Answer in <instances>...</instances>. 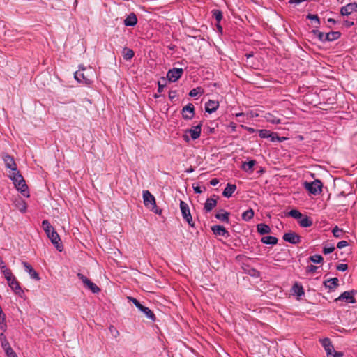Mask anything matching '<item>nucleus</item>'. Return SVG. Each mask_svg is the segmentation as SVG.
Returning a JSON list of instances; mask_svg holds the SVG:
<instances>
[{
    "label": "nucleus",
    "mask_w": 357,
    "mask_h": 357,
    "mask_svg": "<svg viewBox=\"0 0 357 357\" xmlns=\"http://www.w3.org/2000/svg\"><path fill=\"white\" fill-rule=\"evenodd\" d=\"M10 178L13 181V184L18 191H20L24 197H29V192L28 186L25 183L23 176L20 174L18 170L11 172L9 174Z\"/></svg>",
    "instance_id": "nucleus-1"
},
{
    "label": "nucleus",
    "mask_w": 357,
    "mask_h": 357,
    "mask_svg": "<svg viewBox=\"0 0 357 357\" xmlns=\"http://www.w3.org/2000/svg\"><path fill=\"white\" fill-rule=\"evenodd\" d=\"M42 226L43 227L45 232L46 233L48 238L50 239L52 244H54L56 246L57 250L61 251L62 245H61L60 237L57 232L54 229V227L51 225L50 222L47 220H44L42 222Z\"/></svg>",
    "instance_id": "nucleus-2"
},
{
    "label": "nucleus",
    "mask_w": 357,
    "mask_h": 357,
    "mask_svg": "<svg viewBox=\"0 0 357 357\" xmlns=\"http://www.w3.org/2000/svg\"><path fill=\"white\" fill-rule=\"evenodd\" d=\"M303 186L310 194L317 195L321 192L323 185L319 180L317 179L312 182L305 181Z\"/></svg>",
    "instance_id": "nucleus-3"
},
{
    "label": "nucleus",
    "mask_w": 357,
    "mask_h": 357,
    "mask_svg": "<svg viewBox=\"0 0 357 357\" xmlns=\"http://www.w3.org/2000/svg\"><path fill=\"white\" fill-rule=\"evenodd\" d=\"M6 279L8 281L9 287L17 294L20 291V287L15 276L11 273L10 269H4L3 271Z\"/></svg>",
    "instance_id": "nucleus-4"
},
{
    "label": "nucleus",
    "mask_w": 357,
    "mask_h": 357,
    "mask_svg": "<svg viewBox=\"0 0 357 357\" xmlns=\"http://www.w3.org/2000/svg\"><path fill=\"white\" fill-rule=\"evenodd\" d=\"M321 344L325 349L327 357H342L343 354L342 352L336 351L334 350V347L331 344V342L326 338L321 340Z\"/></svg>",
    "instance_id": "nucleus-5"
},
{
    "label": "nucleus",
    "mask_w": 357,
    "mask_h": 357,
    "mask_svg": "<svg viewBox=\"0 0 357 357\" xmlns=\"http://www.w3.org/2000/svg\"><path fill=\"white\" fill-rule=\"evenodd\" d=\"M180 208L182 213V216L183 219L188 223V225L194 227L195 222L192 220V215L190 214V208L187 203L184 201L181 200L180 202Z\"/></svg>",
    "instance_id": "nucleus-6"
},
{
    "label": "nucleus",
    "mask_w": 357,
    "mask_h": 357,
    "mask_svg": "<svg viewBox=\"0 0 357 357\" xmlns=\"http://www.w3.org/2000/svg\"><path fill=\"white\" fill-rule=\"evenodd\" d=\"M84 70H85V68L80 66L79 70L75 73V79L79 83L90 85L93 81L83 72Z\"/></svg>",
    "instance_id": "nucleus-7"
},
{
    "label": "nucleus",
    "mask_w": 357,
    "mask_h": 357,
    "mask_svg": "<svg viewBox=\"0 0 357 357\" xmlns=\"http://www.w3.org/2000/svg\"><path fill=\"white\" fill-rule=\"evenodd\" d=\"M77 276L82 281L84 287L87 288L94 294L99 293L100 289L93 282H92L87 277L81 273H78Z\"/></svg>",
    "instance_id": "nucleus-8"
},
{
    "label": "nucleus",
    "mask_w": 357,
    "mask_h": 357,
    "mask_svg": "<svg viewBox=\"0 0 357 357\" xmlns=\"http://www.w3.org/2000/svg\"><path fill=\"white\" fill-rule=\"evenodd\" d=\"M183 73V68H174L168 70L167 77L169 82H175L181 77Z\"/></svg>",
    "instance_id": "nucleus-9"
},
{
    "label": "nucleus",
    "mask_w": 357,
    "mask_h": 357,
    "mask_svg": "<svg viewBox=\"0 0 357 357\" xmlns=\"http://www.w3.org/2000/svg\"><path fill=\"white\" fill-rule=\"evenodd\" d=\"M181 114L184 119H192L195 115V107L193 104L188 103L187 105L183 107L182 109Z\"/></svg>",
    "instance_id": "nucleus-10"
},
{
    "label": "nucleus",
    "mask_w": 357,
    "mask_h": 357,
    "mask_svg": "<svg viewBox=\"0 0 357 357\" xmlns=\"http://www.w3.org/2000/svg\"><path fill=\"white\" fill-rule=\"evenodd\" d=\"M144 206L147 208H151L155 206V199L149 190H144L142 192Z\"/></svg>",
    "instance_id": "nucleus-11"
},
{
    "label": "nucleus",
    "mask_w": 357,
    "mask_h": 357,
    "mask_svg": "<svg viewBox=\"0 0 357 357\" xmlns=\"http://www.w3.org/2000/svg\"><path fill=\"white\" fill-rule=\"evenodd\" d=\"M284 241L291 244H298L301 242V236L295 232H287L283 236Z\"/></svg>",
    "instance_id": "nucleus-12"
},
{
    "label": "nucleus",
    "mask_w": 357,
    "mask_h": 357,
    "mask_svg": "<svg viewBox=\"0 0 357 357\" xmlns=\"http://www.w3.org/2000/svg\"><path fill=\"white\" fill-rule=\"evenodd\" d=\"M5 165L7 168L10 169L11 172H15L17 170V165L13 157L8 154H6L3 156Z\"/></svg>",
    "instance_id": "nucleus-13"
},
{
    "label": "nucleus",
    "mask_w": 357,
    "mask_h": 357,
    "mask_svg": "<svg viewBox=\"0 0 357 357\" xmlns=\"http://www.w3.org/2000/svg\"><path fill=\"white\" fill-rule=\"evenodd\" d=\"M354 12H356V3H348L346 6L342 7L340 10L341 15L344 16L351 15Z\"/></svg>",
    "instance_id": "nucleus-14"
},
{
    "label": "nucleus",
    "mask_w": 357,
    "mask_h": 357,
    "mask_svg": "<svg viewBox=\"0 0 357 357\" xmlns=\"http://www.w3.org/2000/svg\"><path fill=\"white\" fill-rule=\"evenodd\" d=\"M202 131V123L191 128L186 130V132L190 135L191 139L195 140L200 137Z\"/></svg>",
    "instance_id": "nucleus-15"
},
{
    "label": "nucleus",
    "mask_w": 357,
    "mask_h": 357,
    "mask_svg": "<svg viewBox=\"0 0 357 357\" xmlns=\"http://www.w3.org/2000/svg\"><path fill=\"white\" fill-rule=\"evenodd\" d=\"M211 230L213 233L216 236H226L228 237L229 236V232L222 225H214L211 227Z\"/></svg>",
    "instance_id": "nucleus-16"
},
{
    "label": "nucleus",
    "mask_w": 357,
    "mask_h": 357,
    "mask_svg": "<svg viewBox=\"0 0 357 357\" xmlns=\"http://www.w3.org/2000/svg\"><path fill=\"white\" fill-rule=\"evenodd\" d=\"M335 301H344L348 303H354L356 301L352 292L349 291L342 293Z\"/></svg>",
    "instance_id": "nucleus-17"
},
{
    "label": "nucleus",
    "mask_w": 357,
    "mask_h": 357,
    "mask_svg": "<svg viewBox=\"0 0 357 357\" xmlns=\"http://www.w3.org/2000/svg\"><path fill=\"white\" fill-rule=\"evenodd\" d=\"M124 25L126 26H134L137 23V17L134 13H131L127 15L124 20Z\"/></svg>",
    "instance_id": "nucleus-18"
},
{
    "label": "nucleus",
    "mask_w": 357,
    "mask_h": 357,
    "mask_svg": "<svg viewBox=\"0 0 357 357\" xmlns=\"http://www.w3.org/2000/svg\"><path fill=\"white\" fill-rule=\"evenodd\" d=\"M219 107V102L215 100H208L205 104V111L209 114L215 112Z\"/></svg>",
    "instance_id": "nucleus-19"
},
{
    "label": "nucleus",
    "mask_w": 357,
    "mask_h": 357,
    "mask_svg": "<svg viewBox=\"0 0 357 357\" xmlns=\"http://www.w3.org/2000/svg\"><path fill=\"white\" fill-rule=\"evenodd\" d=\"M217 205V199L210 197L208 198L204 204V210L206 213L210 212Z\"/></svg>",
    "instance_id": "nucleus-20"
},
{
    "label": "nucleus",
    "mask_w": 357,
    "mask_h": 357,
    "mask_svg": "<svg viewBox=\"0 0 357 357\" xmlns=\"http://www.w3.org/2000/svg\"><path fill=\"white\" fill-rule=\"evenodd\" d=\"M137 309L142 312L148 319H151L153 321L155 320V316L154 313L149 307H145L141 304L137 307Z\"/></svg>",
    "instance_id": "nucleus-21"
},
{
    "label": "nucleus",
    "mask_w": 357,
    "mask_h": 357,
    "mask_svg": "<svg viewBox=\"0 0 357 357\" xmlns=\"http://www.w3.org/2000/svg\"><path fill=\"white\" fill-rule=\"evenodd\" d=\"M236 190V185L234 184L227 183L225 190H223L222 195L227 198L231 197L232 194Z\"/></svg>",
    "instance_id": "nucleus-22"
},
{
    "label": "nucleus",
    "mask_w": 357,
    "mask_h": 357,
    "mask_svg": "<svg viewBox=\"0 0 357 357\" xmlns=\"http://www.w3.org/2000/svg\"><path fill=\"white\" fill-rule=\"evenodd\" d=\"M256 161L255 160H251L248 162H243L241 165V169L246 172L252 173Z\"/></svg>",
    "instance_id": "nucleus-23"
},
{
    "label": "nucleus",
    "mask_w": 357,
    "mask_h": 357,
    "mask_svg": "<svg viewBox=\"0 0 357 357\" xmlns=\"http://www.w3.org/2000/svg\"><path fill=\"white\" fill-rule=\"evenodd\" d=\"M257 231L261 235H264L271 233V229L268 225L264 223H260L257 225Z\"/></svg>",
    "instance_id": "nucleus-24"
},
{
    "label": "nucleus",
    "mask_w": 357,
    "mask_h": 357,
    "mask_svg": "<svg viewBox=\"0 0 357 357\" xmlns=\"http://www.w3.org/2000/svg\"><path fill=\"white\" fill-rule=\"evenodd\" d=\"M0 340L1 342V346L6 354L13 351L11 347L10 346V344L7 340L6 336L3 333L0 335Z\"/></svg>",
    "instance_id": "nucleus-25"
},
{
    "label": "nucleus",
    "mask_w": 357,
    "mask_h": 357,
    "mask_svg": "<svg viewBox=\"0 0 357 357\" xmlns=\"http://www.w3.org/2000/svg\"><path fill=\"white\" fill-rule=\"evenodd\" d=\"M229 213L226 212L225 210H220L215 214V218L220 221L228 223L229 221Z\"/></svg>",
    "instance_id": "nucleus-26"
},
{
    "label": "nucleus",
    "mask_w": 357,
    "mask_h": 357,
    "mask_svg": "<svg viewBox=\"0 0 357 357\" xmlns=\"http://www.w3.org/2000/svg\"><path fill=\"white\" fill-rule=\"evenodd\" d=\"M324 285L329 289H333L338 285V279L337 278L328 279L324 282Z\"/></svg>",
    "instance_id": "nucleus-27"
},
{
    "label": "nucleus",
    "mask_w": 357,
    "mask_h": 357,
    "mask_svg": "<svg viewBox=\"0 0 357 357\" xmlns=\"http://www.w3.org/2000/svg\"><path fill=\"white\" fill-rule=\"evenodd\" d=\"M298 223L302 227H309L312 226V221L307 215H303L302 218L299 219Z\"/></svg>",
    "instance_id": "nucleus-28"
},
{
    "label": "nucleus",
    "mask_w": 357,
    "mask_h": 357,
    "mask_svg": "<svg viewBox=\"0 0 357 357\" xmlns=\"http://www.w3.org/2000/svg\"><path fill=\"white\" fill-rule=\"evenodd\" d=\"M291 291L294 294H296L298 297L304 294V290L302 285L299 284L298 282H296L293 285L291 288Z\"/></svg>",
    "instance_id": "nucleus-29"
},
{
    "label": "nucleus",
    "mask_w": 357,
    "mask_h": 357,
    "mask_svg": "<svg viewBox=\"0 0 357 357\" xmlns=\"http://www.w3.org/2000/svg\"><path fill=\"white\" fill-rule=\"evenodd\" d=\"M261 241L267 245H275L278 243V238L275 236H267L262 237Z\"/></svg>",
    "instance_id": "nucleus-30"
},
{
    "label": "nucleus",
    "mask_w": 357,
    "mask_h": 357,
    "mask_svg": "<svg viewBox=\"0 0 357 357\" xmlns=\"http://www.w3.org/2000/svg\"><path fill=\"white\" fill-rule=\"evenodd\" d=\"M122 54L123 59L126 61L130 60L135 55L134 51L128 47H124L123 49Z\"/></svg>",
    "instance_id": "nucleus-31"
},
{
    "label": "nucleus",
    "mask_w": 357,
    "mask_h": 357,
    "mask_svg": "<svg viewBox=\"0 0 357 357\" xmlns=\"http://www.w3.org/2000/svg\"><path fill=\"white\" fill-rule=\"evenodd\" d=\"M341 36L339 31H331L326 33V41H333L337 40Z\"/></svg>",
    "instance_id": "nucleus-32"
},
{
    "label": "nucleus",
    "mask_w": 357,
    "mask_h": 357,
    "mask_svg": "<svg viewBox=\"0 0 357 357\" xmlns=\"http://www.w3.org/2000/svg\"><path fill=\"white\" fill-rule=\"evenodd\" d=\"M254 211L252 208H249L242 214V219L244 221H249L254 217Z\"/></svg>",
    "instance_id": "nucleus-33"
},
{
    "label": "nucleus",
    "mask_w": 357,
    "mask_h": 357,
    "mask_svg": "<svg viewBox=\"0 0 357 357\" xmlns=\"http://www.w3.org/2000/svg\"><path fill=\"white\" fill-rule=\"evenodd\" d=\"M265 117L268 122L271 123L273 124H279L281 123V120L279 118L274 116L273 114L270 113L266 114Z\"/></svg>",
    "instance_id": "nucleus-34"
},
{
    "label": "nucleus",
    "mask_w": 357,
    "mask_h": 357,
    "mask_svg": "<svg viewBox=\"0 0 357 357\" xmlns=\"http://www.w3.org/2000/svg\"><path fill=\"white\" fill-rule=\"evenodd\" d=\"M332 233L335 238H340L343 236L344 231L336 225L333 228Z\"/></svg>",
    "instance_id": "nucleus-35"
},
{
    "label": "nucleus",
    "mask_w": 357,
    "mask_h": 357,
    "mask_svg": "<svg viewBox=\"0 0 357 357\" xmlns=\"http://www.w3.org/2000/svg\"><path fill=\"white\" fill-rule=\"evenodd\" d=\"M212 15L215 19L217 22H220L222 19V13L220 10L214 9L212 10Z\"/></svg>",
    "instance_id": "nucleus-36"
},
{
    "label": "nucleus",
    "mask_w": 357,
    "mask_h": 357,
    "mask_svg": "<svg viewBox=\"0 0 357 357\" xmlns=\"http://www.w3.org/2000/svg\"><path fill=\"white\" fill-rule=\"evenodd\" d=\"M307 18L314 22L313 25L315 28H318L320 24V20L317 15L309 14Z\"/></svg>",
    "instance_id": "nucleus-37"
},
{
    "label": "nucleus",
    "mask_w": 357,
    "mask_h": 357,
    "mask_svg": "<svg viewBox=\"0 0 357 357\" xmlns=\"http://www.w3.org/2000/svg\"><path fill=\"white\" fill-rule=\"evenodd\" d=\"M312 33L314 35L317 36L319 40L321 42H326V33L319 31L318 29H315L312 31Z\"/></svg>",
    "instance_id": "nucleus-38"
},
{
    "label": "nucleus",
    "mask_w": 357,
    "mask_h": 357,
    "mask_svg": "<svg viewBox=\"0 0 357 357\" xmlns=\"http://www.w3.org/2000/svg\"><path fill=\"white\" fill-rule=\"evenodd\" d=\"M288 214L289 216H291L295 219H297V220H299L303 216V214L299 211H298L296 209L291 210Z\"/></svg>",
    "instance_id": "nucleus-39"
},
{
    "label": "nucleus",
    "mask_w": 357,
    "mask_h": 357,
    "mask_svg": "<svg viewBox=\"0 0 357 357\" xmlns=\"http://www.w3.org/2000/svg\"><path fill=\"white\" fill-rule=\"evenodd\" d=\"M259 135L261 138L266 139L272 137V133L269 130L262 129L259 130Z\"/></svg>",
    "instance_id": "nucleus-40"
},
{
    "label": "nucleus",
    "mask_w": 357,
    "mask_h": 357,
    "mask_svg": "<svg viewBox=\"0 0 357 357\" xmlns=\"http://www.w3.org/2000/svg\"><path fill=\"white\" fill-rule=\"evenodd\" d=\"M311 261L314 264H320L323 261V257L320 255H314L310 257Z\"/></svg>",
    "instance_id": "nucleus-41"
},
{
    "label": "nucleus",
    "mask_w": 357,
    "mask_h": 357,
    "mask_svg": "<svg viewBox=\"0 0 357 357\" xmlns=\"http://www.w3.org/2000/svg\"><path fill=\"white\" fill-rule=\"evenodd\" d=\"M202 92H203L202 89L201 87H197L190 91L189 96L190 97H195Z\"/></svg>",
    "instance_id": "nucleus-42"
},
{
    "label": "nucleus",
    "mask_w": 357,
    "mask_h": 357,
    "mask_svg": "<svg viewBox=\"0 0 357 357\" xmlns=\"http://www.w3.org/2000/svg\"><path fill=\"white\" fill-rule=\"evenodd\" d=\"M29 274L30 277L36 280H39L40 277L38 273L35 271V269H28Z\"/></svg>",
    "instance_id": "nucleus-43"
},
{
    "label": "nucleus",
    "mask_w": 357,
    "mask_h": 357,
    "mask_svg": "<svg viewBox=\"0 0 357 357\" xmlns=\"http://www.w3.org/2000/svg\"><path fill=\"white\" fill-rule=\"evenodd\" d=\"M335 250V247L333 245H325L324 248H323V253L324 255H328V254H330L331 252H333Z\"/></svg>",
    "instance_id": "nucleus-44"
},
{
    "label": "nucleus",
    "mask_w": 357,
    "mask_h": 357,
    "mask_svg": "<svg viewBox=\"0 0 357 357\" xmlns=\"http://www.w3.org/2000/svg\"><path fill=\"white\" fill-rule=\"evenodd\" d=\"M246 273L252 277L258 278L259 273L257 269H246Z\"/></svg>",
    "instance_id": "nucleus-45"
},
{
    "label": "nucleus",
    "mask_w": 357,
    "mask_h": 357,
    "mask_svg": "<svg viewBox=\"0 0 357 357\" xmlns=\"http://www.w3.org/2000/svg\"><path fill=\"white\" fill-rule=\"evenodd\" d=\"M127 299L132 302V303L136 306L137 308L141 305V303L135 298H133L132 296H128Z\"/></svg>",
    "instance_id": "nucleus-46"
},
{
    "label": "nucleus",
    "mask_w": 357,
    "mask_h": 357,
    "mask_svg": "<svg viewBox=\"0 0 357 357\" xmlns=\"http://www.w3.org/2000/svg\"><path fill=\"white\" fill-rule=\"evenodd\" d=\"M150 209L155 214L160 215L162 213V210L158 208L156 204H155V206L153 205L152 207H151Z\"/></svg>",
    "instance_id": "nucleus-47"
},
{
    "label": "nucleus",
    "mask_w": 357,
    "mask_h": 357,
    "mask_svg": "<svg viewBox=\"0 0 357 357\" xmlns=\"http://www.w3.org/2000/svg\"><path fill=\"white\" fill-rule=\"evenodd\" d=\"M348 245V242L346 241H341L337 243V247L340 249L343 248Z\"/></svg>",
    "instance_id": "nucleus-48"
},
{
    "label": "nucleus",
    "mask_w": 357,
    "mask_h": 357,
    "mask_svg": "<svg viewBox=\"0 0 357 357\" xmlns=\"http://www.w3.org/2000/svg\"><path fill=\"white\" fill-rule=\"evenodd\" d=\"M241 127L250 134L255 133L256 132V130L253 128L248 127L243 125L241 126Z\"/></svg>",
    "instance_id": "nucleus-49"
},
{
    "label": "nucleus",
    "mask_w": 357,
    "mask_h": 357,
    "mask_svg": "<svg viewBox=\"0 0 357 357\" xmlns=\"http://www.w3.org/2000/svg\"><path fill=\"white\" fill-rule=\"evenodd\" d=\"M193 190H194L195 192L197 193V194H201L203 192L202 188L199 186L193 187Z\"/></svg>",
    "instance_id": "nucleus-50"
},
{
    "label": "nucleus",
    "mask_w": 357,
    "mask_h": 357,
    "mask_svg": "<svg viewBox=\"0 0 357 357\" xmlns=\"http://www.w3.org/2000/svg\"><path fill=\"white\" fill-rule=\"evenodd\" d=\"M219 183V180L216 178H214L210 181V184L213 186H215Z\"/></svg>",
    "instance_id": "nucleus-51"
},
{
    "label": "nucleus",
    "mask_w": 357,
    "mask_h": 357,
    "mask_svg": "<svg viewBox=\"0 0 357 357\" xmlns=\"http://www.w3.org/2000/svg\"><path fill=\"white\" fill-rule=\"evenodd\" d=\"M176 96V91H171L169 93V98L172 100Z\"/></svg>",
    "instance_id": "nucleus-52"
},
{
    "label": "nucleus",
    "mask_w": 357,
    "mask_h": 357,
    "mask_svg": "<svg viewBox=\"0 0 357 357\" xmlns=\"http://www.w3.org/2000/svg\"><path fill=\"white\" fill-rule=\"evenodd\" d=\"M165 87V85L164 84H162L160 82H158V91L159 93H161L162 91H163V89Z\"/></svg>",
    "instance_id": "nucleus-53"
},
{
    "label": "nucleus",
    "mask_w": 357,
    "mask_h": 357,
    "mask_svg": "<svg viewBox=\"0 0 357 357\" xmlns=\"http://www.w3.org/2000/svg\"><path fill=\"white\" fill-rule=\"evenodd\" d=\"M8 357H18L16 354L14 352V351H12L8 354H6Z\"/></svg>",
    "instance_id": "nucleus-54"
},
{
    "label": "nucleus",
    "mask_w": 357,
    "mask_h": 357,
    "mask_svg": "<svg viewBox=\"0 0 357 357\" xmlns=\"http://www.w3.org/2000/svg\"><path fill=\"white\" fill-rule=\"evenodd\" d=\"M344 24H345V25H346V26H347V27H350V26H351L352 25H354V22H353L348 21V20L345 21V22H344Z\"/></svg>",
    "instance_id": "nucleus-55"
},
{
    "label": "nucleus",
    "mask_w": 357,
    "mask_h": 357,
    "mask_svg": "<svg viewBox=\"0 0 357 357\" xmlns=\"http://www.w3.org/2000/svg\"><path fill=\"white\" fill-rule=\"evenodd\" d=\"M277 137L278 136L275 134L272 133V137H270L269 138H271V140L272 142H275V141H277Z\"/></svg>",
    "instance_id": "nucleus-56"
},
{
    "label": "nucleus",
    "mask_w": 357,
    "mask_h": 357,
    "mask_svg": "<svg viewBox=\"0 0 357 357\" xmlns=\"http://www.w3.org/2000/svg\"><path fill=\"white\" fill-rule=\"evenodd\" d=\"M336 268H347V265L345 264H338Z\"/></svg>",
    "instance_id": "nucleus-57"
},
{
    "label": "nucleus",
    "mask_w": 357,
    "mask_h": 357,
    "mask_svg": "<svg viewBox=\"0 0 357 357\" xmlns=\"http://www.w3.org/2000/svg\"><path fill=\"white\" fill-rule=\"evenodd\" d=\"M26 209V204L24 202L23 203V206L22 207V208H20V211L22 212H25Z\"/></svg>",
    "instance_id": "nucleus-58"
},
{
    "label": "nucleus",
    "mask_w": 357,
    "mask_h": 357,
    "mask_svg": "<svg viewBox=\"0 0 357 357\" xmlns=\"http://www.w3.org/2000/svg\"><path fill=\"white\" fill-rule=\"evenodd\" d=\"M327 21H328V22H330V23H333V24H335V23H336V21H335L334 19H333V18H328V19L327 20Z\"/></svg>",
    "instance_id": "nucleus-59"
},
{
    "label": "nucleus",
    "mask_w": 357,
    "mask_h": 357,
    "mask_svg": "<svg viewBox=\"0 0 357 357\" xmlns=\"http://www.w3.org/2000/svg\"><path fill=\"white\" fill-rule=\"evenodd\" d=\"M284 139H285L284 137H277V141H278V142H282Z\"/></svg>",
    "instance_id": "nucleus-60"
},
{
    "label": "nucleus",
    "mask_w": 357,
    "mask_h": 357,
    "mask_svg": "<svg viewBox=\"0 0 357 357\" xmlns=\"http://www.w3.org/2000/svg\"><path fill=\"white\" fill-rule=\"evenodd\" d=\"M183 138L186 142H189L190 140L189 137L187 135H184Z\"/></svg>",
    "instance_id": "nucleus-61"
},
{
    "label": "nucleus",
    "mask_w": 357,
    "mask_h": 357,
    "mask_svg": "<svg viewBox=\"0 0 357 357\" xmlns=\"http://www.w3.org/2000/svg\"><path fill=\"white\" fill-rule=\"evenodd\" d=\"M109 330L111 332L114 333V331L116 330L113 326H111L109 327Z\"/></svg>",
    "instance_id": "nucleus-62"
},
{
    "label": "nucleus",
    "mask_w": 357,
    "mask_h": 357,
    "mask_svg": "<svg viewBox=\"0 0 357 357\" xmlns=\"http://www.w3.org/2000/svg\"><path fill=\"white\" fill-rule=\"evenodd\" d=\"M0 266H1V268H6L5 265L3 264V262L0 260Z\"/></svg>",
    "instance_id": "nucleus-63"
},
{
    "label": "nucleus",
    "mask_w": 357,
    "mask_h": 357,
    "mask_svg": "<svg viewBox=\"0 0 357 357\" xmlns=\"http://www.w3.org/2000/svg\"><path fill=\"white\" fill-rule=\"evenodd\" d=\"M243 116V113L241 112V113H237L236 114V116Z\"/></svg>",
    "instance_id": "nucleus-64"
}]
</instances>
